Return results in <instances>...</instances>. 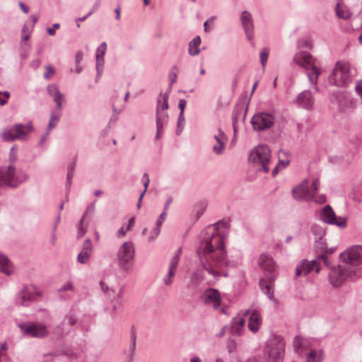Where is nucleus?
<instances>
[{
	"label": "nucleus",
	"instance_id": "4d7b16f0",
	"mask_svg": "<svg viewBox=\"0 0 362 362\" xmlns=\"http://www.w3.org/2000/svg\"><path fill=\"white\" fill-rule=\"evenodd\" d=\"M9 93L6 91L4 93L0 92V105H3L7 103V100L8 98Z\"/></svg>",
	"mask_w": 362,
	"mask_h": 362
},
{
	"label": "nucleus",
	"instance_id": "09e8293b",
	"mask_svg": "<svg viewBox=\"0 0 362 362\" xmlns=\"http://www.w3.org/2000/svg\"><path fill=\"white\" fill-rule=\"evenodd\" d=\"M61 117V112L60 110L58 112L52 111L50 115L49 120L50 122H54L56 124H58L59 122Z\"/></svg>",
	"mask_w": 362,
	"mask_h": 362
},
{
	"label": "nucleus",
	"instance_id": "1a4fd4ad",
	"mask_svg": "<svg viewBox=\"0 0 362 362\" xmlns=\"http://www.w3.org/2000/svg\"><path fill=\"white\" fill-rule=\"evenodd\" d=\"M271 151L267 145H259L255 147L250 154L249 160L261 166L259 169L265 173L269 171Z\"/></svg>",
	"mask_w": 362,
	"mask_h": 362
},
{
	"label": "nucleus",
	"instance_id": "c9c22d12",
	"mask_svg": "<svg viewBox=\"0 0 362 362\" xmlns=\"http://www.w3.org/2000/svg\"><path fill=\"white\" fill-rule=\"evenodd\" d=\"M136 349V334L132 333L131 334V344L128 350L125 351L124 354L127 355L129 361H133L134 354Z\"/></svg>",
	"mask_w": 362,
	"mask_h": 362
},
{
	"label": "nucleus",
	"instance_id": "39448f33",
	"mask_svg": "<svg viewBox=\"0 0 362 362\" xmlns=\"http://www.w3.org/2000/svg\"><path fill=\"white\" fill-rule=\"evenodd\" d=\"M33 131L32 122H28L25 124H15L11 127L4 129L1 136L5 141H26L29 134Z\"/></svg>",
	"mask_w": 362,
	"mask_h": 362
},
{
	"label": "nucleus",
	"instance_id": "338daca9",
	"mask_svg": "<svg viewBox=\"0 0 362 362\" xmlns=\"http://www.w3.org/2000/svg\"><path fill=\"white\" fill-rule=\"evenodd\" d=\"M202 277H203V275H202V272H194L192 274V280H194L196 279V281H199L201 279H202Z\"/></svg>",
	"mask_w": 362,
	"mask_h": 362
},
{
	"label": "nucleus",
	"instance_id": "412c9836",
	"mask_svg": "<svg viewBox=\"0 0 362 362\" xmlns=\"http://www.w3.org/2000/svg\"><path fill=\"white\" fill-rule=\"evenodd\" d=\"M95 202L90 203L87 206L86 209L78 223V231H77V236L78 238L83 237L88 230V227L89 225V221H86V218L88 216H92L95 213Z\"/></svg>",
	"mask_w": 362,
	"mask_h": 362
},
{
	"label": "nucleus",
	"instance_id": "774afa93",
	"mask_svg": "<svg viewBox=\"0 0 362 362\" xmlns=\"http://www.w3.org/2000/svg\"><path fill=\"white\" fill-rule=\"evenodd\" d=\"M245 362H263V360L259 356H252L247 358Z\"/></svg>",
	"mask_w": 362,
	"mask_h": 362
},
{
	"label": "nucleus",
	"instance_id": "c03bdc74",
	"mask_svg": "<svg viewBox=\"0 0 362 362\" xmlns=\"http://www.w3.org/2000/svg\"><path fill=\"white\" fill-rule=\"evenodd\" d=\"M123 294V288H120L119 292L116 296V301L113 303L112 308L115 310H116L122 303V298Z\"/></svg>",
	"mask_w": 362,
	"mask_h": 362
},
{
	"label": "nucleus",
	"instance_id": "473e14b6",
	"mask_svg": "<svg viewBox=\"0 0 362 362\" xmlns=\"http://www.w3.org/2000/svg\"><path fill=\"white\" fill-rule=\"evenodd\" d=\"M201 44V38L199 36H196L189 43L188 53L192 56H197L200 53L199 48Z\"/></svg>",
	"mask_w": 362,
	"mask_h": 362
},
{
	"label": "nucleus",
	"instance_id": "2f4dec72",
	"mask_svg": "<svg viewBox=\"0 0 362 362\" xmlns=\"http://www.w3.org/2000/svg\"><path fill=\"white\" fill-rule=\"evenodd\" d=\"M336 15L338 18L347 20L351 18V13L349 8L343 4L337 3L335 8Z\"/></svg>",
	"mask_w": 362,
	"mask_h": 362
},
{
	"label": "nucleus",
	"instance_id": "0e129e2a",
	"mask_svg": "<svg viewBox=\"0 0 362 362\" xmlns=\"http://www.w3.org/2000/svg\"><path fill=\"white\" fill-rule=\"evenodd\" d=\"M100 1L97 0L95 1V3L94 4V5L93 6L90 11L88 12V15H92L93 13H94L98 9V8L100 7Z\"/></svg>",
	"mask_w": 362,
	"mask_h": 362
},
{
	"label": "nucleus",
	"instance_id": "bf43d9fd",
	"mask_svg": "<svg viewBox=\"0 0 362 362\" xmlns=\"http://www.w3.org/2000/svg\"><path fill=\"white\" fill-rule=\"evenodd\" d=\"M187 102L185 99H180L178 103V107L180 109V113L184 114L185 108L186 107Z\"/></svg>",
	"mask_w": 362,
	"mask_h": 362
},
{
	"label": "nucleus",
	"instance_id": "4c0bfd02",
	"mask_svg": "<svg viewBox=\"0 0 362 362\" xmlns=\"http://www.w3.org/2000/svg\"><path fill=\"white\" fill-rule=\"evenodd\" d=\"M178 71L179 69L177 65L173 66L172 68L170 69L168 75L170 83L168 91L170 92L173 85L176 82Z\"/></svg>",
	"mask_w": 362,
	"mask_h": 362
},
{
	"label": "nucleus",
	"instance_id": "a878e982",
	"mask_svg": "<svg viewBox=\"0 0 362 362\" xmlns=\"http://www.w3.org/2000/svg\"><path fill=\"white\" fill-rule=\"evenodd\" d=\"M47 92L56 103L57 108L61 110L63 107V103H65V97L60 92L58 86L55 84H49L47 87Z\"/></svg>",
	"mask_w": 362,
	"mask_h": 362
},
{
	"label": "nucleus",
	"instance_id": "393cba45",
	"mask_svg": "<svg viewBox=\"0 0 362 362\" xmlns=\"http://www.w3.org/2000/svg\"><path fill=\"white\" fill-rule=\"evenodd\" d=\"M93 246L90 238H87L83 243L81 252L77 255L78 263L85 264L88 262L93 253Z\"/></svg>",
	"mask_w": 362,
	"mask_h": 362
},
{
	"label": "nucleus",
	"instance_id": "f704fd0d",
	"mask_svg": "<svg viewBox=\"0 0 362 362\" xmlns=\"http://www.w3.org/2000/svg\"><path fill=\"white\" fill-rule=\"evenodd\" d=\"M33 28H28L27 25L25 24L22 28V37L21 42V47L22 48H25V47H29V45L26 42V41L30 38V34L32 33Z\"/></svg>",
	"mask_w": 362,
	"mask_h": 362
},
{
	"label": "nucleus",
	"instance_id": "69168bd1",
	"mask_svg": "<svg viewBox=\"0 0 362 362\" xmlns=\"http://www.w3.org/2000/svg\"><path fill=\"white\" fill-rule=\"evenodd\" d=\"M57 125V124L54 123V122H50L49 121L48 122V125H47V127L45 130V132H47V135H49L50 134V132L56 127V126Z\"/></svg>",
	"mask_w": 362,
	"mask_h": 362
},
{
	"label": "nucleus",
	"instance_id": "5701e85b",
	"mask_svg": "<svg viewBox=\"0 0 362 362\" xmlns=\"http://www.w3.org/2000/svg\"><path fill=\"white\" fill-rule=\"evenodd\" d=\"M212 139L215 141L212 145L213 152L218 156L223 154L228 141L226 134L221 129H218L217 132L213 135Z\"/></svg>",
	"mask_w": 362,
	"mask_h": 362
},
{
	"label": "nucleus",
	"instance_id": "c756f323",
	"mask_svg": "<svg viewBox=\"0 0 362 362\" xmlns=\"http://www.w3.org/2000/svg\"><path fill=\"white\" fill-rule=\"evenodd\" d=\"M245 320L244 317H238L233 320L231 332L233 334L241 335L244 330Z\"/></svg>",
	"mask_w": 362,
	"mask_h": 362
},
{
	"label": "nucleus",
	"instance_id": "2eb2a0df",
	"mask_svg": "<svg viewBox=\"0 0 362 362\" xmlns=\"http://www.w3.org/2000/svg\"><path fill=\"white\" fill-rule=\"evenodd\" d=\"M320 218L322 221L330 225H335L341 228L346 227L347 219L345 217H339L338 219L332 208L326 205L320 212Z\"/></svg>",
	"mask_w": 362,
	"mask_h": 362
},
{
	"label": "nucleus",
	"instance_id": "a18cd8bd",
	"mask_svg": "<svg viewBox=\"0 0 362 362\" xmlns=\"http://www.w3.org/2000/svg\"><path fill=\"white\" fill-rule=\"evenodd\" d=\"M160 232V228L158 226H155L154 228L151 231L150 235L148 238V241L151 242L153 241L157 238V237L159 235Z\"/></svg>",
	"mask_w": 362,
	"mask_h": 362
},
{
	"label": "nucleus",
	"instance_id": "dca6fc26",
	"mask_svg": "<svg viewBox=\"0 0 362 362\" xmlns=\"http://www.w3.org/2000/svg\"><path fill=\"white\" fill-rule=\"evenodd\" d=\"M134 256V247L133 243L130 241L124 242L117 251L119 264L124 269H127L129 268L127 264L133 259Z\"/></svg>",
	"mask_w": 362,
	"mask_h": 362
},
{
	"label": "nucleus",
	"instance_id": "cd10ccee",
	"mask_svg": "<svg viewBox=\"0 0 362 362\" xmlns=\"http://www.w3.org/2000/svg\"><path fill=\"white\" fill-rule=\"evenodd\" d=\"M170 91L165 92L164 94H160L157 99V105L156 113H167L168 109V98Z\"/></svg>",
	"mask_w": 362,
	"mask_h": 362
},
{
	"label": "nucleus",
	"instance_id": "4be33fe9",
	"mask_svg": "<svg viewBox=\"0 0 362 362\" xmlns=\"http://www.w3.org/2000/svg\"><path fill=\"white\" fill-rule=\"evenodd\" d=\"M245 316H248L247 327L252 333H257L262 325V318L259 311L257 310H248L245 312Z\"/></svg>",
	"mask_w": 362,
	"mask_h": 362
},
{
	"label": "nucleus",
	"instance_id": "4468645a",
	"mask_svg": "<svg viewBox=\"0 0 362 362\" xmlns=\"http://www.w3.org/2000/svg\"><path fill=\"white\" fill-rule=\"evenodd\" d=\"M341 259L346 264L357 266L362 263V247L354 245L341 254Z\"/></svg>",
	"mask_w": 362,
	"mask_h": 362
},
{
	"label": "nucleus",
	"instance_id": "bb28decb",
	"mask_svg": "<svg viewBox=\"0 0 362 362\" xmlns=\"http://www.w3.org/2000/svg\"><path fill=\"white\" fill-rule=\"evenodd\" d=\"M156 133L155 139L159 140L163 134L164 128L167 126L169 120L168 113H156Z\"/></svg>",
	"mask_w": 362,
	"mask_h": 362
},
{
	"label": "nucleus",
	"instance_id": "f257e3e1",
	"mask_svg": "<svg viewBox=\"0 0 362 362\" xmlns=\"http://www.w3.org/2000/svg\"><path fill=\"white\" fill-rule=\"evenodd\" d=\"M228 234V223L218 221L208 226L202 232L197 254L202 268L214 277L227 276L226 269L240 264V259H227L225 240Z\"/></svg>",
	"mask_w": 362,
	"mask_h": 362
},
{
	"label": "nucleus",
	"instance_id": "37998d69",
	"mask_svg": "<svg viewBox=\"0 0 362 362\" xmlns=\"http://www.w3.org/2000/svg\"><path fill=\"white\" fill-rule=\"evenodd\" d=\"M107 50V44L105 42L100 43V45L98 47L96 50V56L95 57H104L105 52Z\"/></svg>",
	"mask_w": 362,
	"mask_h": 362
},
{
	"label": "nucleus",
	"instance_id": "3c124183",
	"mask_svg": "<svg viewBox=\"0 0 362 362\" xmlns=\"http://www.w3.org/2000/svg\"><path fill=\"white\" fill-rule=\"evenodd\" d=\"M75 167H76V162H73L69 165V166L67 168V173H66L67 177L73 178L74 175Z\"/></svg>",
	"mask_w": 362,
	"mask_h": 362
},
{
	"label": "nucleus",
	"instance_id": "ddd939ff",
	"mask_svg": "<svg viewBox=\"0 0 362 362\" xmlns=\"http://www.w3.org/2000/svg\"><path fill=\"white\" fill-rule=\"evenodd\" d=\"M353 272L349 266L339 265L331 269L329 274V282L334 287L340 286L346 278L351 276Z\"/></svg>",
	"mask_w": 362,
	"mask_h": 362
},
{
	"label": "nucleus",
	"instance_id": "13d9d810",
	"mask_svg": "<svg viewBox=\"0 0 362 362\" xmlns=\"http://www.w3.org/2000/svg\"><path fill=\"white\" fill-rule=\"evenodd\" d=\"M355 90H356V93L362 99V79L361 81H358L356 83Z\"/></svg>",
	"mask_w": 362,
	"mask_h": 362
},
{
	"label": "nucleus",
	"instance_id": "72a5a7b5",
	"mask_svg": "<svg viewBox=\"0 0 362 362\" xmlns=\"http://www.w3.org/2000/svg\"><path fill=\"white\" fill-rule=\"evenodd\" d=\"M323 359V352L322 350H312L307 356V362H322Z\"/></svg>",
	"mask_w": 362,
	"mask_h": 362
},
{
	"label": "nucleus",
	"instance_id": "a19ab883",
	"mask_svg": "<svg viewBox=\"0 0 362 362\" xmlns=\"http://www.w3.org/2000/svg\"><path fill=\"white\" fill-rule=\"evenodd\" d=\"M185 124V119L184 114L180 113L177 119L176 134L180 135L184 129Z\"/></svg>",
	"mask_w": 362,
	"mask_h": 362
},
{
	"label": "nucleus",
	"instance_id": "6ab92c4d",
	"mask_svg": "<svg viewBox=\"0 0 362 362\" xmlns=\"http://www.w3.org/2000/svg\"><path fill=\"white\" fill-rule=\"evenodd\" d=\"M202 301L208 306L216 310L219 308L221 302L220 293L215 288H208L205 290L202 296Z\"/></svg>",
	"mask_w": 362,
	"mask_h": 362
},
{
	"label": "nucleus",
	"instance_id": "9b49d317",
	"mask_svg": "<svg viewBox=\"0 0 362 362\" xmlns=\"http://www.w3.org/2000/svg\"><path fill=\"white\" fill-rule=\"evenodd\" d=\"M41 296L40 291L33 285L24 286L18 293L16 303L18 305L27 306L32 301Z\"/></svg>",
	"mask_w": 362,
	"mask_h": 362
},
{
	"label": "nucleus",
	"instance_id": "7ed1b4c3",
	"mask_svg": "<svg viewBox=\"0 0 362 362\" xmlns=\"http://www.w3.org/2000/svg\"><path fill=\"white\" fill-rule=\"evenodd\" d=\"M28 179L29 176L25 170L16 168L13 164L0 167L1 185L16 188Z\"/></svg>",
	"mask_w": 362,
	"mask_h": 362
},
{
	"label": "nucleus",
	"instance_id": "f3484780",
	"mask_svg": "<svg viewBox=\"0 0 362 362\" xmlns=\"http://www.w3.org/2000/svg\"><path fill=\"white\" fill-rule=\"evenodd\" d=\"M293 61L298 66L304 68L306 71L317 66V60L310 53L305 51L297 52L293 57Z\"/></svg>",
	"mask_w": 362,
	"mask_h": 362
},
{
	"label": "nucleus",
	"instance_id": "a211bd4d",
	"mask_svg": "<svg viewBox=\"0 0 362 362\" xmlns=\"http://www.w3.org/2000/svg\"><path fill=\"white\" fill-rule=\"evenodd\" d=\"M240 19L247 40L252 41L255 37V28L252 14L247 11H243L240 13Z\"/></svg>",
	"mask_w": 362,
	"mask_h": 362
},
{
	"label": "nucleus",
	"instance_id": "ea45409f",
	"mask_svg": "<svg viewBox=\"0 0 362 362\" xmlns=\"http://www.w3.org/2000/svg\"><path fill=\"white\" fill-rule=\"evenodd\" d=\"M269 54V49L268 47H264L259 53L260 63L263 68L266 66Z\"/></svg>",
	"mask_w": 362,
	"mask_h": 362
},
{
	"label": "nucleus",
	"instance_id": "5fc2aeb1",
	"mask_svg": "<svg viewBox=\"0 0 362 362\" xmlns=\"http://www.w3.org/2000/svg\"><path fill=\"white\" fill-rule=\"evenodd\" d=\"M142 180H143L144 187V189L142 192H144V194H145L147 190V188L148 187L149 182H150L148 175L147 173H144L143 175Z\"/></svg>",
	"mask_w": 362,
	"mask_h": 362
},
{
	"label": "nucleus",
	"instance_id": "9d476101",
	"mask_svg": "<svg viewBox=\"0 0 362 362\" xmlns=\"http://www.w3.org/2000/svg\"><path fill=\"white\" fill-rule=\"evenodd\" d=\"M21 334L28 337L43 338L49 334L47 326L40 322H20L17 324Z\"/></svg>",
	"mask_w": 362,
	"mask_h": 362
},
{
	"label": "nucleus",
	"instance_id": "e2e57ef3",
	"mask_svg": "<svg viewBox=\"0 0 362 362\" xmlns=\"http://www.w3.org/2000/svg\"><path fill=\"white\" fill-rule=\"evenodd\" d=\"M76 320L75 317L72 315H67L64 319V322L71 325H74L76 323Z\"/></svg>",
	"mask_w": 362,
	"mask_h": 362
},
{
	"label": "nucleus",
	"instance_id": "864d4df0",
	"mask_svg": "<svg viewBox=\"0 0 362 362\" xmlns=\"http://www.w3.org/2000/svg\"><path fill=\"white\" fill-rule=\"evenodd\" d=\"M54 72V69L52 66H50V65L47 66L46 71L44 73L43 76L45 79H49L50 78V76L52 74H53Z\"/></svg>",
	"mask_w": 362,
	"mask_h": 362
},
{
	"label": "nucleus",
	"instance_id": "0eeeda50",
	"mask_svg": "<svg viewBox=\"0 0 362 362\" xmlns=\"http://www.w3.org/2000/svg\"><path fill=\"white\" fill-rule=\"evenodd\" d=\"M320 185L319 180L314 178L312 180L310 187L308 180H304L300 185L292 189L293 197L298 202L312 199L317 191Z\"/></svg>",
	"mask_w": 362,
	"mask_h": 362
},
{
	"label": "nucleus",
	"instance_id": "423d86ee",
	"mask_svg": "<svg viewBox=\"0 0 362 362\" xmlns=\"http://www.w3.org/2000/svg\"><path fill=\"white\" fill-rule=\"evenodd\" d=\"M285 350V341L281 336L273 335L268 340L265 354L267 362H283Z\"/></svg>",
	"mask_w": 362,
	"mask_h": 362
},
{
	"label": "nucleus",
	"instance_id": "603ef678",
	"mask_svg": "<svg viewBox=\"0 0 362 362\" xmlns=\"http://www.w3.org/2000/svg\"><path fill=\"white\" fill-rule=\"evenodd\" d=\"M166 216H167V212L163 211V213H161V214L158 218L156 223V226L159 228H161V226H162L163 221H165Z\"/></svg>",
	"mask_w": 362,
	"mask_h": 362
},
{
	"label": "nucleus",
	"instance_id": "b1692460",
	"mask_svg": "<svg viewBox=\"0 0 362 362\" xmlns=\"http://www.w3.org/2000/svg\"><path fill=\"white\" fill-rule=\"evenodd\" d=\"M314 98L310 90H305L300 92L294 100L296 106L305 110H310L314 105Z\"/></svg>",
	"mask_w": 362,
	"mask_h": 362
},
{
	"label": "nucleus",
	"instance_id": "8fccbe9b",
	"mask_svg": "<svg viewBox=\"0 0 362 362\" xmlns=\"http://www.w3.org/2000/svg\"><path fill=\"white\" fill-rule=\"evenodd\" d=\"M237 342L234 339H229L227 344V349L229 353H233L237 348Z\"/></svg>",
	"mask_w": 362,
	"mask_h": 362
},
{
	"label": "nucleus",
	"instance_id": "680f3d73",
	"mask_svg": "<svg viewBox=\"0 0 362 362\" xmlns=\"http://www.w3.org/2000/svg\"><path fill=\"white\" fill-rule=\"evenodd\" d=\"M59 27H60L59 23H54V24H53V28H48L47 29V32L49 35L53 36L55 35L54 29H58V28H59Z\"/></svg>",
	"mask_w": 362,
	"mask_h": 362
},
{
	"label": "nucleus",
	"instance_id": "052dcab7",
	"mask_svg": "<svg viewBox=\"0 0 362 362\" xmlns=\"http://www.w3.org/2000/svg\"><path fill=\"white\" fill-rule=\"evenodd\" d=\"M284 152L282 151H279V165L278 166H281V168H286L288 163H289V160H286L285 161L282 160L281 159V156H282V153Z\"/></svg>",
	"mask_w": 362,
	"mask_h": 362
},
{
	"label": "nucleus",
	"instance_id": "6e6d98bb",
	"mask_svg": "<svg viewBox=\"0 0 362 362\" xmlns=\"http://www.w3.org/2000/svg\"><path fill=\"white\" fill-rule=\"evenodd\" d=\"M125 107V106L124 105L122 108L120 109H117L115 105H112V111H113V113L115 115V117H112L111 119H110V121L112 120H117V115L123 110V109Z\"/></svg>",
	"mask_w": 362,
	"mask_h": 362
},
{
	"label": "nucleus",
	"instance_id": "49530a36",
	"mask_svg": "<svg viewBox=\"0 0 362 362\" xmlns=\"http://www.w3.org/2000/svg\"><path fill=\"white\" fill-rule=\"evenodd\" d=\"M59 220H60V217L59 216L57 218V221H56L55 224L54 225L53 230H52L51 237H50V243L53 246L55 245V244H56V240H57L56 229H57V226Z\"/></svg>",
	"mask_w": 362,
	"mask_h": 362
},
{
	"label": "nucleus",
	"instance_id": "c85d7f7f",
	"mask_svg": "<svg viewBox=\"0 0 362 362\" xmlns=\"http://www.w3.org/2000/svg\"><path fill=\"white\" fill-rule=\"evenodd\" d=\"M321 74L320 68L317 66L310 69V71H307V76L311 86H313V88L315 91H319L317 86L318 77Z\"/></svg>",
	"mask_w": 362,
	"mask_h": 362
},
{
	"label": "nucleus",
	"instance_id": "aec40b11",
	"mask_svg": "<svg viewBox=\"0 0 362 362\" xmlns=\"http://www.w3.org/2000/svg\"><path fill=\"white\" fill-rule=\"evenodd\" d=\"M181 252L182 249L179 248L169 262L168 272L163 279V282L165 286H170L173 282Z\"/></svg>",
	"mask_w": 362,
	"mask_h": 362
},
{
	"label": "nucleus",
	"instance_id": "e433bc0d",
	"mask_svg": "<svg viewBox=\"0 0 362 362\" xmlns=\"http://www.w3.org/2000/svg\"><path fill=\"white\" fill-rule=\"evenodd\" d=\"M311 232L315 235V240H321L325 235V229L317 224H314L311 226Z\"/></svg>",
	"mask_w": 362,
	"mask_h": 362
},
{
	"label": "nucleus",
	"instance_id": "6e6552de",
	"mask_svg": "<svg viewBox=\"0 0 362 362\" xmlns=\"http://www.w3.org/2000/svg\"><path fill=\"white\" fill-rule=\"evenodd\" d=\"M321 262L325 266H329V260L325 254L320 255L311 261L303 260L296 268V276H306L311 272L319 273Z\"/></svg>",
	"mask_w": 362,
	"mask_h": 362
},
{
	"label": "nucleus",
	"instance_id": "20e7f679",
	"mask_svg": "<svg viewBox=\"0 0 362 362\" xmlns=\"http://www.w3.org/2000/svg\"><path fill=\"white\" fill-rule=\"evenodd\" d=\"M352 74L348 62L339 61L329 75L330 83L340 87L345 86L351 81Z\"/></svg>",
	"mask_w": 362,
	"mask_h": 362
},
{
	"label": "nucleus",
	"instance_id": "de8ad7c7",
	"mask_svg": "<svg viewBox=\"0 0 362 362\" xmlns=\"http://www.w3.org/2000/svg\"><path fill=\"white\" fill-rule=\"evenodd\" d=\"M17 149L15 147H12L9 151L10 164L14 165L15 162L17 160Z\"/></svg>",
	"mask_w": 362,
	"mask_h": 362
},
{
	"label": "nucleus",
	"instance_id": "f8f14e48",
	"mask_svg": "<svg viewBox=\"0 0 362 362\" xmlns=\"http://www.w3.org/2000/svg\"><path fill=\"white\" fill-rule=\"evenodd\" d=\"M275 122L274 116L268 112H258L251 119V124L256 131H262L271 128Z\"/></svg>",
	"mask_w": 362,
	"mask_h": 362
},
{
	"label": "nucleus",
	"instance_id": "58836bf2",
	"mask_svg": "<svg viewBox=\"0 0 362 362\" xmlns=\"http://www.w3.org/2000/svg\"><path fill=\"white\" fill-rule=\"evenodd\" d=\"M96 59V71L97 78H100L104 70L105 59L104 57H95Z\"/></svg>",
	"mask_w": 362,
	"mask_h": 362
},
{
	"label": "nucleus",
	"instance_id": "7c9ffc66",
	"mask_svg": "<svg viewBox=\"0 0 362 362\" xmlns=\"http://www.w3.org/2000/svg\"><path fill=\"white\" fill-rule=\"evenodd\" d=\"M0 272L9 276L12 274L13 269L11 263L8 257L0 252Z\"/></svg>",
	"mask_w": 362,
	"mask_h": 362
},
{
	"label": "nucleus",
	"instance_id": "f03ea898",
	"mask_svg": "<svg viewBox=\"0 0 362 362\" xmlns=\"http://www.w3.org/2000/svg\"><path fill=\"white\" fill-rule=\"evenodd\" d=\"M258 264L266 276L259 280V284L261 291L270 300L276 303V300L274 296V281L278 276L276 265L272 257L268 254L260 255Z\"/></svg>",
	"mask_w": 362,
	"mask_h": 362
},
{
	"label": "nucleus",
	"instance_id": "79ce46f5",
	"mask_svg": "<svg viewBox=\"0 0 362 362\" xmlns=\"http://www.w3.org/2000/svg\"><path fill=\"white\" fill-rule=\"evenodd\" d=\"M58 292H66V291H75V287L74 284L71 281L65 282L62 286L58 288Z\"/></svg>",
	"mask_w": 362,
	"mask_h": 362
}]
</instances>
